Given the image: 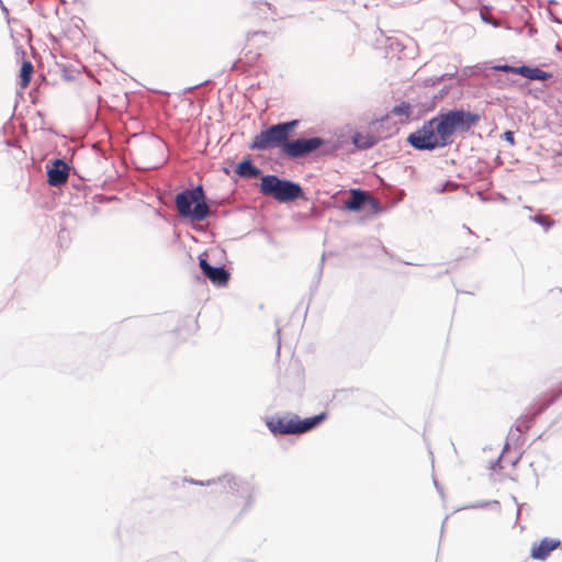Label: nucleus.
Listing matches in <instances>:
<instances>
[{"label":"nucleus","instance_id":"f257e3e1","mask_svg":"<svg viewBox=\"0 0 562 562\" xmlns=\"http://www.w3.org/2000/svg\"><path fill=\"white\" fill-rule=\"evenodd\" d=\"M479 121V115L463 110H452L425 122L407 137L418 150H432L452 143L456 133H465Z\"/></svg>","mask_w":562,"mask_h":562},{"label":"nucleus","instance_id":"f03ea898","mask_svg":"<svg viewBox=\"0 0 562 562\" xmlns=\"http://www.w3.org/2000/svg\"><path fill=\"white\" fill-rule=\"evenodd\" d=\"M326 418V414L301 419L297 415L288 414L284 416L271 417L267 426L274 435L303 434L319 425Z\"/></svg>","mask_w":562,"mask_h":562},{"label":"nucleus","instance_id":"7ed1b4c3","mask_svg":"<svg viewBox=\"0 0 562 562\" xmlns=\"http://www.w3.org/2000/svg\"><path fill=\"white\" fill-rule=\"evenodd\" d=\"M176 207L180 216L195 222L204 221L210 213L203 189L200 186L177 194Z\"/></svg>","mask_w":562,"mask_h":562},{"label":"nucleus","instance_id":"20e7f679","mask_svg":"<svg viewBox=\"0 0 562 562\" xmlns=\"http://www.w3.org/2000/svg\"><path fill=\"white\" fill-rule=\"evenodd\" d=\"M299 121L293 120L285 123H279L261 131L254 138L249 148L251 150H267L279 147L283 154V147L288 144L290 133L297 126Z\"/></svg>","mask_w":562,"mask_h":562},{"label":"nucleus","instance_id":"39448f33","mask_svg":"<svg viewBox=\"0 0 562 562\" xmlns=\"http://www.w3.org/2000/svg\"><path fill=\"white\" fill-rule=\"evenodd\" d=\"M260 191L265 195H271L278 202H291L303 198L304 193L300 184L282 180L273 175L263 176L260 182Z\"/></svg>","mask_w":562,"mask_h":562},{"label":"nucleus","instance_id":"423d86ee","mask_svg":"<svg viewBox=\"0 0 562 562\" xmlns=\"http://www.w3.org/2000/svg\"><path fill=\"white\" fill-rule=\"evenodd\" d=\"M323 144L324 139L321 137L307 139L299 138L292 142L288 140V144L283 147V155L291 159L300 158L318 149Z\"/></svg>","mask_w":562,"mask_h":562},{"label":"nucleus","instance_id":"0eeeda50","mask_svg":"<svg viewBox=\"0 0 562 562\" xmlns=\"http://www.w3.org/2000/svg\"><path fill=\"white\" fill-rule=\"evenodd\" d=\"M69 166L61 159H55L47 170V182L53 187H58L67 182L69 177Z\"/></svg>","mask_w":562,"mask_h":562},{"label":"nucleus","instance_id":"6e6552de","mask_svg":"<svg viewBox=\"0 0 562 562\" xmlns=\"http://www.w3.org/2000/svg\"><path fill=\"white\" fill-rule=\"evenodd\" d=\"M199 265L204 276L216 285H224L229 279V273L223 267H212L205 258L200 257Z\"/></svg>","mask_w":562,"mask_h":562},{"label":"nucleus","instance_id":"1a4fd4ad","mask_svg":"<svg viewBox=\"0 0 562 562\" xmlns=\"http://www.w3.org/2000/svg\"><path fill=\"white\" fill-rule=\"evenodd\" d=\"M561 546L559 539L544 538L540 542L532 544L530 557L535 560H546L550 553Z\"/></svg>","mask_w":562,"mask_h":562},{"label":"nucleus","instance_id":"9d476101","mask_svg":"<svg viewBox=\"0 0 562 562\" xmlns=\"http://www.w3.org/2000/svg\"><path fill=\"white\" fill-rule=\"evenodd\" d=\"M350 199L345 202V207L350 211H360L366 203L376 206L378 202L366 191L360 189H352L350 191Z\"/></svg>","mask_w":562,"mask_h":562},{"label":"nucleus","instance_id":"9b49d317","mask_svg":"<svg viewBox=\"0 0 562 562\" xmlns=\"http://www.w3.org/2000/svg\"><path fill=\"white\" fill-rule=\"evenodd\" d=\"M412 114V105L408 102H402L395 105L385 116L380 120V123L387 121L391 116H397L398 123H406Z\"/></svg>","mask_w":562,"mask_h":562},{"label":"nucleus","instance_id":"f8f14e48","mask_svg":"<svg viewBox=\"0 0 562 562\" xmlns=\"http://www.w3.org/2000/svg\"><path fill=\"white\" fill-rule=\"evenodd\" d=\"M518 75H521L522 77L530 79V80H541V81L548 80L552 77V75L550 72H546L538 67H528V66H519Z\"/></svg>","mask_w":562,"mask_h":562},{"label":"nucleus","instance_id":"ddd939ff","mask_svg":"<svg viewBox=\"0 0 562 562\" xmlns=\"http://www.w3.org/2000/svg\"><path fill=\"white\" fill-rule=\"evenodd\" d=\"M380 137L372 135L369 132H358L352 136V142L358 148H370L379 142Z\"/></svg>","mask_w":562,"mask_h":562},{"label":"nucleus","instance_id":"4468645a","mask_svg":"<svg viewBox=\"0 0 562 562\" xmlns=\"http://www.w3.org/2000/svg\"><path fill=\"white\" fill-rule=\"evenodd\" d=\"M236 172L240 177L256 178L260 173V170L252 165L251 160L246 159L238 164Z\"/></svg>","mask_w":562,"mask_h":562},{"label":"nucleus","instance_id":"2eb2a0df","mask_svg":"<svg viewBox=\"0 0 562 562\" xmlns=\"http://www.w3.org/2000/svg\"><path fill=\"white\" fill-rule=\"evenodd\" d=\"M34 72V67L30 60H24L21 66L20 71V87L25 89L32 79Z\"/></svg>","mask_w":562,"mask_h":562},{"label":"nucleus","instance_id":"dca6fc26","mask_svg":"<svg viewBox=\"0 0 562 562\" xmlns=\"http://www.w3.org/2000/svg\"><path fill=\"white\" fill-rule=\"evenodd\" d=\"M532 221L546 228H550L554 224V221L549 215H536L532 217Z\"/></svg>","mask_w":562,"mask_h":562},{"label":"nucleus","instance_id":"f3484780","mask_svg":"<svg viewBox=\"0 0 562 562\" xmlns=\"http://www.w3.org/2000/svg\"><path fill=\"white\" fill-rule=\"evenodd\" d=\"M492 69H494L496 71L518 74V67L509 66V65H495L492 67Z\"/></svg>","mask_w":562,"mask_h":562},{"label":"nucleus","instance_id":"a211bd4d","mask_svg":"<svg viewBox=\"0 0 562 562\" xmlns=\"http://www.w3.org/2000/svg\"><path fill=\"white\" fill-rule=\"evenodd\" d=\"M504 139L506 142H508L510 145H514L515 144L514 133L510 132V131L505 132L504 133Z\"/></svg>","mask_w":562,"mask_h":562}]
</instances>
